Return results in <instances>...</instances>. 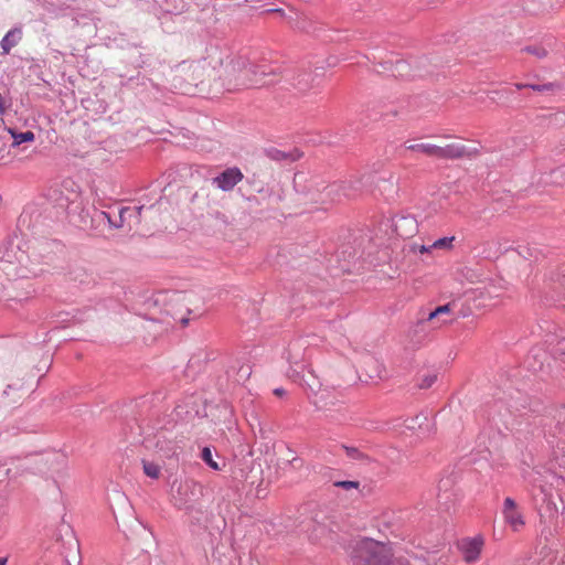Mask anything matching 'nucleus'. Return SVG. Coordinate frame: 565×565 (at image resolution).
Listing matches in <instances>:
<instances>
[{"mask_svg":"<svg viewBox=\"0 0 565 565\" xmlns=\"http://www.w3.org/2000/svg\"><path fill=\"white\" fill-rule=\"evenodd\" d=\"M384 373V367L376 359H374V377H381Z\"/></svg>","mask_w":565,"mask_h":565,"instance_id":"nucleus-28","label":"nucleus"},{"mask_svg":"<svg viewBox=\"0 0 565 565\" xmlns=\"http://www.w3.org/2000/svg\"><path fill=\"white\" fill-rule=\"evenodd\" d=\"M243 173L238 168H228L213 179V183L223 191H231L243 180Z\"/></svg>","mask_w":565,"mask_h":565,"instance_id":"nucleus-7","label":"nucleus"},{"mask_svg":"<svg viewBox=\"0 0 565 565\" xmlns=\"http://www.w3.org/2000/svg\"><path fill=\"white\" fill-rule=\"evenodd\" d=\"M143 209V206H139L138 207V214L140 215L141 214V210Z\"/></svg>","mask_w":565,"mask_h":565,"instance_id":"nucleus-35","label":"nucleus"},{"mask_svg":"<svg viewBox=\"0 0 565 565\" xmlns=\"http://www.w3.org/2000/svg\"><path fill=\"white\" fill-rule=\"evenodd\" d=\"M403 223H408L412 226V230H415V222H414V220L407 218V217H402L395 224L396 231H397V233L399 235H403V233L399 232V228L403 225Z\"/></svg>","mask_w":565,"mask_h":565,"instance_id":"nucleus-27","label":"nucleus"},{"mask_svg":"<svg viewBox=\"0 0 565 565\" xmlns=\"http://www.w3.org/2000/svg\"><path fill=\"white\" fill-rule=\"evenodd\" d=\"M502 513L504 521L513 531L518 532L524 526L525 522L523 515L519 511L516 502L512 498L504 499Z\"/></svg>","mask_w":565,"mask_h":565,"instance_id":"nucleus-6","label":"nucleus"},{"mask_svg":"<svg viewBox=\"0 0 565 565\" xmlns=\"http://www.w3.org/2000/svg\"><path fill=\"white\" fill-rule=\"evenodd\" d=\"M202 460L213 470H220L218 463L213 459L212 451L209 447H204L201 454Z\"/></svg>","mask_w":565,"mask_h":565,"instance_id":"nucleus-19","label":"nucleus"},{"mask_svg":"<svg viewBox=\"0 0 565 565\" xmlns=\"http://www.w3.org/2000/svg\"><path fill=\"white\" fill-rule=\"evenodd\" d=\"M256 64L249 63L242 58L228 61L221 74L223 86L230 90H241L244 88L257 87V83L262 82L256 78Z\"/></svg>","mask_w":565,"mask_h":565,"instance_id":"nucleus-2","label":"nucleus"},{"mask_svg":"<svg viewBox=\"0 0 565 565\" xmlns=\"http://www.w3.org/2000/svg\"><path fill=\"white\" fill-rule=\"evenodd\" d=\"M310 74H300L297 78H291L292 84L300 90H306L310 87Z\"/></svg>","mask_w":565,"mask_h":565,"instance_id":"nucleus-17","label":"nucleus"},{"mask_svg":"<svg viewBox=\"0 0 565 565\" xmlns=\"http://www.w3.org/2000/svg\"><path fill=\"white\" fill-rule=\"evenodd\" d=\"M483 540L481 537L467 539L461 542L465 561L476 562L481 553Z\"/></svg>","mask_w":565,"mask_h":565,"instance_id":"nucleus-8","label":"nucleus"},{"mask_svg":"<svg viewBox=\"0 0 565 565\" xmlns=\"http://www.w3.org/2000/svg\"><path fill=\"white\" fill-rule=\"evenodd\" d=\"M285 393H286V392H285V390H284V388H281V387H279V388H275V390H274V394H275L276 396H279V397H281Z\"/></svg>","mask_w":565,"mask_h":565,"instance_id":"nucleus-30","label":"nucleus"},{"mask_svg":"<svg viewBox=\"0 0 565 565\" xmlns=\"http://www.w3.org/2000/svg\"><path fill=\"white\" fill-rule=\"evenodd\" d=\"M291 376L296 380L297 377H299V373L295 372Z\"/></svg>","mask_w":565,"mask_h":565,"instance_id":"nucleus-34","label":"nucleus"},{"mask_svg":"<svg viewBox=\"0 0 565 565\" xmlns=\"http://www.w3.org/2000/svg\"><path fill=\"white\" fill-rule=\"evenodd\" d=\"M527 88H531L535 92H539V93H545V92H552L555 89V84L553 83H546V84H543V85H534V84H530V86Z\"/></svg>","mask_w":565,"mask_h":565,"instance_id":"nucleus-24","label":"nucleus"},{"mask_svg":"<svg viewBox=\"0 0 565 565\" xmlns=\"http://www.w3.org/2000/svg\"><path fill=\"white\" fill-rule=\"evenodd\" d=\"M409 252L413 254H429L433 250L431 248H429V245L418 244L414 242L409 245Z\"/></svg>","mask_w":565,"mask_h":565,"instance_id":"nucleus-22","label":"nucleus"},{"mask_svg":"<svg viewBox=\"0 0 565 565\" xmlns=\"http://www.w3.org/2000/svg\"><path fill=\"white\" fill-rule=\"evenodd\" d=\"M142 468H143V472L148 477H150L152 479H158L160 477L161 467L158 463L152 462V461L143 460L142 461Z\"/></svg>","mask_w":565,"mask_h":565,"instance_id":"nucleus-14","label":"nucleus"},{"mask_svg":"<svg viewBox=\"0 0 565 565\" xmlns=\"http://www.w3.org/2000/svg\"><path fill=\"white\" fill-rule=\"evenodd\" d=\"M166 311L169 313L175 321H180L181 323H186V315L190 312L186 306V298L183 294H174L170 301L166 305Z\"/></svg>","mask_w":565,"mask_h":565,"instance_id":"nucleus-5","label":"nucleus"},{"mask_svg":"<svg viewBox=\"0 0 565 565\" xmlns=\"http://www.w3.org/2000/svg\"><path fill=\"white\" fill-rule=\"evenodd\" d=\"M202 494V487L193 481L181 482L172 494L173 504L181 510H190Z\"/></svg>","mask_w":565,"mask_h":565,"instance_id":"nucleus-3","label":"nucleus"},{"mask_svg":"<svg viewBox=\"0 0 565 565\" xmlns=\"http://www.w3.org/2000/svg\"><path fill=\"white\" fill-rule=\"evenodd\" d=\"M530 86V84H515V87L518 89H523V88H527Z\"/></svg>","mask_w":565,"mask_h":565,"instance_id":"nucleus-32","label":"nucleus"},{"mask_svg":"<svg viewBox=\"0 0 565 565\" xmlns=\"http://www.w3.org/2000/svg\"><path fill=\"white\" fill-rule=\"evenodd\" d=\"M437 381V374L434 372L425 373L418 380V387L422 390H426L433 386V384Z\"/></svg>","mask_w":565,"mask_h":565,"instance_id":"nucleus-16","label":"nucleus"},{"mask_svg":"<svg viewBox=\"0 0 565 565\" xmlns=\"http://www.w3.org/2000/svg\"><path fill=\"white\" fill-rule=\"evenodd\" d=\"M256 67L257 73L255 76L262 81L257 83V87L276 84L281 78V73L278 68L269 67L267 65H256Z\"/></svg>","mask_w":565,"mask_h":565,"instance_id":"nucleus-9","label":"nucleus"},{"mask_svg":"<svg viewBox=\"0 0 565 565\" xmlns=\"http://www.w3.org/2000/svg\"><path fill=\"white\" fill-rule=\"evenodd\" d=\"M468 154L469 151L461 143H449L445 147L438 146V159H457Z\"/></svg>","mask_w":565,"mask_h":565,"instance_id":"nucleus-10","label":"nucleus"},{"mask_svg":"<svg viewBox=\"0 0 565 565\" xmlns=\"http://www.w3.org/2000/svg\"><path fill=\"white\" fill-rule=\"evenodd\" d=\"M300 157V154L298 152H295V153H285V152H281V151H275V154H273V158L276 159V160H287V159H290V160H297L298 158Z\"/></svg>","mask_w":565,"mask_h":565,"instance_id":"nucleus-25","label":"nucleus"},{"mask_svg":"<svg viewBox=\"0 0 565 565\" xmlns=\"http://www.w3.org/2000/svg\"><path fill=\"white\" fill-rule=\"evenodd\" d=\"M8 131L13 138V147H17L23 142H32L35 139V135L30 130L24 132H15L13 129L9 128Z\"/></svg>","mask_w":565,"mask_h":565,"instance_id":"nucleus-13","label":"nucleus"},{"mask_svg":"<svg viewBox=\"0 0 565 565\" xmlns=\"http://www.w3.org/2000/svg\"><path fill=\"white\" fill-rule=\"evenodd\" d=\"M454 241H455V236L441 237V238L436 239L433 244H430L429 248H431V250H434V249L450 250L454 247V245H452Z\"/></svg>","mask_w":565,"mask_h":565,"instance_id":"nucleus-15","label":"nucleus"},{"mask_svg":"<svg viewBox=\"0 0 565 565\" xmlns=\"http://www.w3.org/2000/svg\"><path fill=\"white\" fill-rule=\"evenodd\" d=\"M564 354H565V352H564Z\"/></svg>","mask_w":565,"mask_h":565,"instance_id":"nucleus-36","label":"nucleus"},{"mask_svg":"<svg viewBox=\"0 0 565 565\" xmlns=\"http://www.w3.org/2000/svg\"><path fill=\"white\" fill-rule=\"evenodd\" d=\"M22 40V30L20 28H14L10 30L1 40V49L3 54H9L10 51L17 46Z\"/></svg>","mask_w":565,"mask_h":565,"instance_id":"nucleus-11","label":"nucleus"},{"mask_svg":"<svg viewBox=\"0 0 565 565\" xmlns=\"http://www.w3.org/2000/svg\"><path fill=\"white\" fill-rule=\"evenodd\" d=\"M450 311H451V305L450 303H447V305H444V306H439V307H437L434 311H431L428 315L427 320L428 321H433L434 319L438 318L439 316L449 315Z\"/></svg>","mask_w":565,"mask_h":565,"instance_id":"nucleus-20","label":"nucleus"},{"mask_svg":"<svg viewBox=\"0 0 565 565\" xmlns=\"http://www.w3.org/2000/svg\"><path fill=\"white\" fill-rule=\"evenodd\" d=\"M350 557L353 565H409L407 559L395 557L390 545L367 537L354 542Z\"/></svg>","mask_w":565,"mask_h":565,"instance_id":"nucleus-1","label":"nucleus"},{"mask_svg":"<svg viewBox=\"0 0 565 565\" xmlns=\"http://www.w3.org/2000/svg\"><path fill=\"white\" fill-rule=\"evenodd\" d=\"M342 448H343L347 457L352 460H363L366 457L363 452H361L355 447L342 446Z\"/></svg>","mask_w":565,"mask_h":565,"instance_id":"nucleus-21","label":"nucleus"},{"mask_svg":"<svg viewBox=\"0 0 565 565\" xmlns=\"http://www.w3.org/2000/svg\"><path fill=\"white\" fill-rule=\"evenodd\" d=\"M6 563H7L6 558H0V565H6Z\"/></svg>","mask_w":565,"mask_h":565,"instance_id":"nucleus-33","label":"nucleus"},{"mask_svg":"<svg viewBox=\"0 0 565 565\" xmlns=\"http://www.w3.org/2000/svg\"><path fill=\"white\" fill-rule=\"evenodd\" d=\"M129 211V207H122L120 210V213H119V216H120V223H114L110 215L106 212H103L102 215L107 220L108 224L113 227H116V228H119L122 226V222H124V215L126 212Z\"/></svg>","mask_w":565,"mask_h":565,"instance_id":"nucleus-23","label":"nucleus"},{"mask_svg":"<svg viewBox=\"0 0 565 565\" xmlns=\"http://www.w3.org/2000/svg\"><path fill=\"white\" fill-rule=\"evenodd\" d=\"M217 52L215 51L213 54H210L209 57L212 60V61H217V62H221V58L217 56Z\"/></svg>","mask_w":565,"mask_h":565,"instance_id":"nucleus-31","label":"nucleus"},{"mask_svg":"<svg viewBox=\"0 0 565 565\" xmlns=\"http://www.w3.org/2000/svg\"><path fill=\"white\" fill-rule=\"evenodd\" d=\"M335 487L342 488L344 490H351V489H359L360 482L359 481H337L334 482Z\"/></svg>","mask_w":565,"mask_h":565,"instance_id":"nucleus-26","label":"nucleus"},{"mask_svg":"<svg viewBox=\"0 0 565 565\" xmlns=\"http://www.w3.org/2000/svg\"><path fill=\"white\" fill-rule=\"evenodd\" d=\"M524 51L539 60L545 58L548 54L547 50L542 45H530Z\"/></svg>","mask_w":565,"mask_h":565,"instance_id":"nucleus-18","label":"nucleus"},{"mask_svg":"<svg viewBox=\"0 0 565 565\" xmlns=\"http://www.w3.org/2000/svg\"><path fill=\"white\" fill-rule=\"evenodd\" d=\"M348 184L344 182H334L331 184H324L323 182L316 184V191L319 192V196L316 198L312 194L310 203L318 205H328L334 202H340L342 196H350L347 193Z\"/></svg>","mask_w":565,"mask_h":565,"instance_id":"nucleus-4","label":"nucleus"},{"mask_svg":"<svg viewBox=\"0 0 565 565\" xmlns=\"http://www.w3.org/2000/svg\"><path fill=\"white\" fill-rule=\"evenodd\" d=\"M312 193L316 198L319 196V192L316 191V184L311 188H309L308 192H307V201L310 202V198H312Z\"/></svg>","mask_w":565,"mask_h":565,"instance_id":"nucleus-29","label":"nucleus"},{"mask_svg":"<svg viewBox=\"0 0 565 565\" xmlns=\"http://www.w3.org/2000/svg\"><path fill=\"white\" fill-rule=\"evenodd\" d=\"M406 148L411 151L422 152L429 157H438V146L433 143H411Z\"/></svg>","mask_w":565,"mask_h":565,"instance_id":"nucleus-12","label":"nucleus"}]
</instances>
